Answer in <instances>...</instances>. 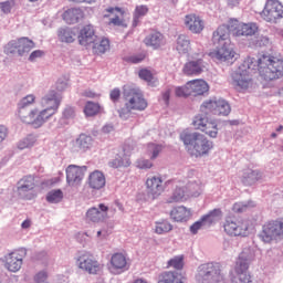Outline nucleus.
I'll use <instances>...</instances> for the list:
<instances>
[{"label":"nucleus","mask_w":283,"mask_h":283,"mask_svg":"<svg viewBox=\"0 0 283 283\" xmlns=\"http://www.w3.org/2000/svg\"><path fill=\"white\" fill-rule=\"evenodd\" d=\"M255 67L264 81H277L283 76V59L271 54H260L258 59L247 57L232 73V85L238 92L249 90L253 85Z\"/></svg>","instance_id":"f257e3e1"},{"label":"nucleus","mask_w":283,"mask_h":283,"mask_svg":"<svg viewBox=\"0 0 283 283\" xmlns=\"http://www.w3.org/2000/svg\"><path fill=\"white\" fill-rule=\"evenodd\" d=\"M212 43L217 50L210 53L212 59L222 61L223 63H233L237 56L235 50L231 46V36L229 35V29L227 25H220L212 33Z\"/></svg>","instance_id":"f03ea898"},{"label":"nucleus","mask_w":283,"mask_h":283,"mask_svg":"<svg viewBox=\"0 0 283 283\" xmlns=\"http://www.w3.org/2000/svg\"><path fill=\"white\" fill-rule=\"evenodd\" d=\"M123 96L125 106L118 111L119 116L132 114V112H145L146 107L149 105L143 91L136 86H124Z\"/></svg>","instance_id":"7ed1b4c3"},{"label":"nucleus","mask_w":283,"mask_h":283,"mask_svg":"<svg viewBox=\"0 0 283 283\" xmlns=\"http://www.w3.org/2000/svg\"><path fill=\"white\" fill-rule=\"evenodd\" d=\"M180 139L186 147H189L191 156L199 158L200 156H207L213 149V142L209 140L203 134L189 133L184 130L180 134Z\"/></svg>","instance_id":"20e7f679"},{"label":"nucleus","mask_w":283,"mask_h":283,"mask_svg":"<svg viewBox=\"0 0 283 283\" xmlns=\"http://www.w3.org/2000/svg\"><path fill=\"white\" fill-rule=\"evenodd\" d=\"M199 283H224L220 263H205L198 268Z\"/></svg>","instance_id":"39448f33"},{"label":"nucleus","mask_w":283,"mask_h":283,"mask_svg":"<svg viewBox=\"0 0 283 283\" xmlns=\"http://www.w3.org/2000/svg\"><path fill=\"white\" fill-rule=\"evenodd\" d=\"M223 229L232 238H247L250 233L251 221L228 218L223 224Z\"/></svg>","instance_id":"423d86ee"},{"label":"nucleus","mask_w":283,"mask_h":283,"mask_svg":"<svg viewBox=\"0 0 283 283\" xmlns=\"http://www.w3.org/2000/svg\"><path fill=\"white\" fill-rule=\"evenodd\" d=\"M76 265L83 273L88 275H98V273L103 272V264L90 252L81 254L76 260Z\"/></svg>","instance_id":"0eeeda50"},{"label":"nucleus","mask_w":283,"mask_h":283,"mask_svg":"<svg viewBox=\"0 0 283 283\" xmlns=\"http://www.w3.org/2000/svg\"><path fill=\"white\" fill-rule=\"evenodd\" d=\"M260 14L266 23H279L283 19V4L280 0H268Z\"/></svg>","instance_id":"6e6552de"},{"label":"nucleus","mask_w":283,"mask_h":283,"mask_svg":"<svg viewBox=\"0 0 283 283\" xmlns=\"http://www.w3.org/2000/svg\"><path fill=\"white\" fill-rule=\"evenodd\" d=\"M259 238L265 243L273 242L275 238H283V219L268 221L263 226Z\"/></svg>","instance_id":"1a4fd4ad"},{"label":"nucleus","mask_w":283,"mask_h":283,"mask_svg":"<svg viewBox=\"0 0 283 283\" xmlns=\"http://www.w3.org/2000/svg\"><path fill=\"white\" fill-rule=\"evenodd\" d=\"M195 129H199L210 138H218V122L205 114L197 115L192 122Z\"/></svg>","instance_id":"9d476101"},{"label":"nucleus","mask_w":283,"mask_h":283,"mask_svg":"<svg viewBox=\"0 0 283 283\" xmlns=\"http://www.w3.org/2000/svg\"><path fill=\"white\" fill-rule=\"evenodd\" d=\"M228 29V34H233L234 36H253L258 33V24L255 23H242L235 19H232L226 25Z\"/></svg>","instance_id":"9b49d317"},{"label":"nucleus","mask_w":283,"mask_h":283,"mask_svg":"<svg viewBox=\"0 0 283 283\" xmlns=\"http://www.w3.org/2000/svg\"><path fill=\"white\" fill-rule=\"evenodd\" d=\"M249 255L247 252H241L234 271L237 276L232 279V283H251V274H249Z\"/></svg>","instance_id":"f8f14e48"},{"label":"nucleus","mask_w":283,"mask_h":283,"mask_svg":"<svg viewBox=\"0 0 283 283\" xmlns=\"http://www.w3.org/2000/svg\"><path fill=\"white\" fill-rule=\"evenodd\" d=\"M63 97L59 95L55 91H51L41 99V106L43 107L42 112L46 116V118H52L56 112H59V107L61 106V101Z\"/></svg>","instance_id":"ddd939ff"},{"label":"nucleus","mask_w":283,"mask_h":283,"mask_svg":"<svg viewBox=\"0 0 283 283\" xmlns=\"http://www.w3.org/2000/svg\"><path fill=\"white\" fill-rule=\"evenodd\" d=\"M109 218V207L105 203H98L97 207H91L85 213L86 222H92L93 224H102L106 222Z\"/></svg>","instance_id":"4468645a"},{"label":"nucleus","mask_w":283,"mask_h":283,"mask_svg":"<svg viewBox=\"0 0 283 283\" xmlns=\"http://www.w3.org/2000/svg\"><path fill=\"white\" fill-rule=\"evenodd\" d=\"M31 50H34V42L28 38L12 40L6 45L4 49L7 54H14V52H18L19 56H23Z\"/></svg>","instance_id":"2eb2a0df"},{"label":"nucleus","mask_w":283,"mask_h":283,"mask_svg":"<svg viewBox=\"0 0 283 283\" xmlns=\"http://www.w3.org/2000/svg\"><path fill=\"white\" fill-rule=\"evenodd\" d=\"M108 271L113 275H120L125 271H129V259L122 252L112 254L108 265Z\"/></svg>","instance_id":"dca6fc26"},{"label":"nucleus","mask_w":283,"mask_h":283,"mask_svg":"<svg viewBox=\"0 0 283 283\" xmlns=\"http://www.w3.org/2000/svg\"><path fill=\"white\" fill-rule=\"evenodd\" d=\"M203 56L205 54L198 53L192 60L186 62L182 67L184 74H186V76H200L207 67Z\"/></svg>","instance_id":"f3484780"},{"label":"nucleus","mask_w":283,"mask_h":283,"mask_svg":"<svg viewBox=\"0 0 283 283\" xmlns=\"http://www.w3.org/2000/svg\"><path fill=\"white\" fill-rule=\"evenodd\" d=\"M85 171H87L86 166L70 165L66 168V182L70 187H78L83 179L85 178Z\"/></svg>","instance_id":"a211bd4d"},{"label":"nucleus","mask_w":283,"mask_h":283,"mask_svg":"<svg viewBox=\"0 0 283 283\" xmlns=\"http://www.w3.org/2000/svg\"><path fill=\"white\" fill-rule=\"evenodd\" d=\"M18 185V192L20 196H23L24 200H34L36 198V192H30L34 191V187H36L33 176L23 177Z\"/></svg>","instance_id":"6ab92c4d"},{"label":"nucleus","mask_w":283,"mask_h":283,"mask_svg":"<svg viewBox=\"0 0 283 283\" xmlns=\"http://www.w3.org/2000/svg\"><path fill=\"white\" fill-rule=\"evenodd\" d=\"M222 216V210L214 209L210 211L208 214H205L199 221H196L190 226V232L192 235H196L202 227H211L213 222H216V218Z\"/></svg>","instance_id":"aec40b11"},{"label":"nucleus","mask_w":283,"mask_h":283,"mask_svg":"<svg viewBox=\"0 0 283 283\" xmlns=\"http://www.w3.org/2000/svg\"><path fill=\"white\" fill-rule=\"evenodd\" d=\"M146 192L150 198L156 200L165 191V186H163V177L153 176L146 179Z\"/></svg>","instance_id":"412c9836"},{"label":"nucleus","mask_w":283,"mask_h":283,"mask_svg":"<svg viewBox=\"0 0 283 283\" xmlns=\"http://www.w3.org/2000/svg\"><path fill=\"white\" fill-rule=\"evenodd\" d=\"M184 23L192 34H200L202 30H205V21L200 15H197L195 13L187 14L185 17Z\"/></svg>","instance_id":"4be33fe9"},{"label":"nucleus","mask_w":283,"mask_h":283,"mask_svg":"<svg viewBox=\"0 0 283 283\" xmlns=\"http://www.w3.org/2000/svg\"><path fill=\"white\" fill-rule=\"evenodd\" d=\"M96 32L94 31V25L86 24L80 30V34L77 36L80 45H84V48H88L92 43H96Z\"/></svg>","instance_id":"5701e85b"},{"label":"nucleus","mask_w":283,"mask_h":283,"mask_svg":"<svg viewBox=\"0 0 283 283\" xmlns=\"http://www.w3.org/2000/svg\"><path fill=\"white\" fill-rule=\"evenodd\" d=\"M22 265L23 254L19 250L9 253L6 258V266L8 271H11L12 273H17V271H20Z\"/></svg>","instance_id":"b1692460"},{"label":"nucleus","mask_w":283,"mask_h":283,"mask_svg":"<svg viewBox=\"0 0 283 283\" xmlns=\"http://www.w3.org/2000/svg\"><path fill=\"white\" fill-rule=\"evenodd\" d=\"M106 12L108 14H113L114 18H112L108 22L109 25H116L118 28H127V22L125 21V10L118 7H111L106 9Z\"/></svg>","instance_id":"393cba45"},{"label":"nucleus","mask_w":283,"mask_h":283,"mask_svg":"<svg viewBox=\"0 0 283 283\" xmlns=\"http://www.w3.org/2000/svg\"><path fill=\"white\" fill-rule=\"evenodd\" d=\"M94 146V139L90 135L81 134L78 138L74 142L73 147L75 151H90Z\"/></svg>","instance_id":"a878e982"},{"label":"nucleus","mask_w":283,"mask_h":283,"mask_svg":"<svg viewBox=\"0 0 283 283\" xmlns=\"http://www.w3.org/2000/svg\"><path fill=\"white\" fill-rule=\"evenodd\" d=\"M62 17L65 23L74 24L85 19V12H83V9L81 8H71L67 9Z\"/></svg>","instance_id":"bb28decb"},{"label":"nucleus","mask_w":283,"mask_h":283,"mask_svg":"<svg viewBox=\"0 0 283 283\" xmlns=\"http://www.w3.org/2000/svg\"><path fill=\"white\" fill-rule=\"evenodd\" d=\"M106 185L105 175L99 170H94L88 176V186L96 191L103 189Z\"/></svg>","instance_id":"cd10ccee"},{"label":"nucleus","mask_w":283,"mask_h":283,"mask_svg":"<svg viewBox=\"0 0 283 283\" xmlns=\"http://www.w3.org/2000/svg\"><path fill=\"white\" fill-rule=\"evenodd\" d=\"M170 218L175 222H187L191 218V209L184 206L175 207L170 211Z\"/></svg>","instance_id":"c85d7f7f"},{"label":"nucleus","mask_w":283,"mask_h":283,"mask_svg":"<svg viewBox=\"0 0 283 283\" xmlns=\"http://www.w3.org/2000/svg\"><path fill=\"white\" fill-rule=\"evenodd\" d=\"M188 83L191 96H205L209 92V84L205 80H192Z\"/></svg>","instance_id":"c756f323"},{"label":"nucleus","mask_w":283,"mask_h":283,"mask_svg":"<svg viewBox=\"0 0 283 283\" xmlns=\"http://www.w3.org/2000/svg\"><path fill=\"white\" fill-rule=\"evenodd\" d=\"M78 34V30L76 28H61L57 31V39L61 43H74L76 41V36Z\"/></svg>","instance_id":"7c9ffc66"},{"label":"nucleus","mask_w":283,"mask_h":283,"mask_svg":"<svg viewBox=\"0 0 283 283\" xmlns=\"http://www.w3.org/2000/svg\"><path fill=\"white\" fill-rule=\"evenodd\" d=\"M157 283H185V277L176 271H166L159 274Z\"/></svg>","instance_id":"2f4dec72"},{"label":"nucleus","mask_w":283,"mask_h":283,"mask_svg":"<svg viewBox=\"0 0 283 283\" xmlns=\"http://www.w3.org/2000/svg\"><path fill=\"white\" fill-rule=\"evenodd\" d=\"M48 120H50V118L45 115L43 111H39V108H34L33 117L30 125L34 129H39V127H43V125H45Z\"/></svg>","instance_id":"473e14b6"},{"label":"nucleus","mask_w":283,"mask_h":283,"mask_svg":"<svg viewBox=\"0 0 283 283\" xmlns=\"http://www.w3.org/2000/svg\"><path fill=\"white\" fill-rule=\"evenodd\" d=\"M165 36L161 35L160 32H154L145 38L144 43L147 48H154V50H158L160 45H163Z\"/></svg>","instance_id":"72a5a7b5"},{"label":"nucleus","mask_w":283,"mask_h":283,"mask_svg":"<svg viewBox=\"0 0 283 283\" xmlns=\"http://www.w3.org/2000/svg\"><path fill=\"white\" fill-rule=\"evenodd\" d=\"M92 50L93 53L101 56V54H105V52H109V40L108 39H102L98 40V36L96 38L95 43H92Z\"/></svg>","instance_id":"f704fd0d"},{"label":"nucleus","mask_w":283,"mask_h":283,"mask_svg":"<svg viewBox=\"0 0 283 283\" xmlns=\"http://www.w3.org/2000/svg\"><path fill=\"white\" fill-rule=\"evenodd\" d=\"M176 50L179 54H189V50H191V41L187 35L178 36Z\"/></svg>","instance_id":"c9c22d12"},{"label":"nucleus","mask_w":283,"mask_h":283,"mask_svg":"<svg viewBox=\"0 0 283 283\" xmlns=\"http://www.w3.org/2000/svg\"><path fill=\"white\" fill-rule=\"evenodd\" d=\"M108 166L113 169H120L123 167H130L132 166V159L127 156H124L123 154H119L117 158L113 159L108 163Z\"/></svg>","instance_id":"e433bc0d"},{"label":"nucleus","mask_w":283,"mask_h":283,"mask_svg":"<svg viewBox=\"0 0 283 283\" xmlns=\"http://www.w3.org/2000/svg\"><path fill=\"white\" fill-rule=\"evenodd\" d=\"M149 7L145 4L137 6L134 11L133 28H136L138 23H140V19H143V17H147Z\"/></svg>","instance_id":"4c0bfd02"},{"label":"nucleus","mask_w":283,"mask_h":283,"mask_svg":"<svg viewBox=\"0 0 283 283\" xmlns=\"http://www.w3.org/2000/svg\"><path fill=\"white\" fill-rule=\"evenodd\" d=\"M163 149H165L163 145L150 143L146 146V155L149 156L150 160H156L163 153Z\"/></svg>","instance_id":"58836bf2"},{"label":"nucleus","mask_w":283,"mask_h":283,"mask_svg":"<svg viewBox=\"0 0 283 283\" xmlns=\"http://www.w3.org/2000/svg\"><path fill=\"white\" fill-rule=\"evenodd\" d=\"M217 103L218 98L207 99L201 104L200 111L202 112V114H213L216 116L218 107Z\"/></svg>","instance_id":"ea45409f"},{"label":"nucleus","mask_w":283,"mask_h":283,"mask_svg":"<svg viewBox=\"0 0 283 283\" xmlns=\"http://www.w3.org/2000/svg\"><path fill=\"white\" fill-rule=\"evenodd\" d=\"M167 269H175V271H182L185 269V255H177L168 260Z\"/></svg>","instance_id":"a19ab883"},{"label":"nucleus","mask_w":283,"mask_h":283,"mask_svg":"<svg viewBox=\"0 0 283 283\" xmlns=\"http://www.w3.org/2000/svg\"><path fill=\"white\" fill-rule=\"evenodd\" d=\"M155 72L149 69H140L138 71V76L142 81L148 83V85H154L156 83Z\"/></svg>","instance_id":"79ce46f5"},{"label":"nucleus","mask_w":283,"mask_h":283,"mask_svg":"<svg viewBox=\"0 0 283 283\" xmlns=\"http://www.w3.org/2000/svg\"><path fill=\"white\" fill-rule=\"evenodd\" d=\"M231 114V105L226 99H217L216 116H229Z\"/></svg>","instance_id":"37998d69"},{"label":"nucleus","mask_w":283,"mask_h":283,"mask_svg":"<svg viewBox=\"0 0 283 283\" xmlns=\"http://www.w3.org/2000/svg\"><path fill=\"white\" fill-rule=\"evenodd\" d=\"M186 193H188V198H198L200 193H202V184L199 182H190L186 187Z\"/></svg>","instance_id":"c03bdc74"},{"label":"nucleus","mask_w":283,"mask_h":283,"mask_svg":"<svg viewBox=\"0 0 283 283\" xmlns=\"http://www.w3.org/2000/svg\"><path fill=\"white\" fill-rule=\"evenodd\" d=\"M171 198L174 202H185L189 198V193L185 187L179 186L175 189Z\"/></svg>","instance_id":"a18cd8bd"},{"label":"nucleus","mask_w":283,"mask_h":283,"mask_svg":"<svg viewBox=\"0 0 283 283\" xmlns=\"http://www.w3.org/2000/svg\"><path fill=\"white\" fill-rule=\"evenodd\" d=\"M36 103V96L29 94L24 96L18 104V112H24L29 108V105H34Z\"/></svg>","instance_id":"49530a36"},{"label":"nucleus","mask_w":283,"mask_h":283,"mask_svg":"<svg viewBox=\"0 0 283 283\" xmlns=\"http://www.w3.org/2000/svg\"><path fill=\"white\" fill-rule=\"evenodd\" d=\"M174 226L169 223V221H160L156 222L155 224V233L158 235H163L165 233H169V231H172Z\"/></svg>","instance_id":"de8ad7c7"},{"label":"nucleus","mask_w":283,"mask_h":283,"mask_svg":"<svg viewBox=\"0 0 283 283\" xmlns=\"http://www.w3.org/2000/svg\"><path fill=\"white\" fill-rule=\"evenodd\" d=\"M63 200V191L61 189L51 190L46 195V202H51L52 205H56Z\"/></svg>","instance_id":"09e8293b"},{"label":"nucleus","mask_w":283,"mask_h":283,"mask_svg":"<svg viewBox=\"0 0 283 283\" xmlns=\"http://www.w3.org/2000/svg\"><path fill=\"white\" fill-rule=\"evenodd\" d=\"M101 113V105L94 102H87L84 107L85 116H96V114Z\"/></svg>","instance_id":"8fccbe9b"},{"label":"nucleus","mask_w":283,"mask_h":283,"mask_svg":"<svg viewBox=\"0 0 283 283\" xmlns=\"http://www.w3.org/2000/svg\"><path fill=\"white\" fill-rule=\"evenodd\" d=\"M18 116L25 125H31L32 118L34 116V108L27 111H18Z\"/></svg>","instance_id":"3c124183"},{"label":"nucleus","mask_w":283,"mask_h":283,"mask_svg":"<svg viewBox=\"0 0 283 283\" xmlns=\"http://www.w3.org/2000/svg\"><path fill=\"white\" fill-rule=\"evenodd\" d=\"M259 178L260 172L255 170H249L244 172L242 182H244L245 185H253L254 182H258Z\"/></svg>","instance_id":"603ef678"},{"label":"nucleus","mask_w":283,"mask_h":283,"mask_svg":"<svg viewBox=\"0 0 283 283\" xmlns=\"http://www.w3.org/2000/svg\"><path fill=\"white\" fill-rule=\"evenodd\" d=\"M175 94L178 98H187L191 96V88L189 82L185 86H179L175 90Z\"/></svg>","instance_id":"864d4df0"},{"label":"nucleus","mask_w":283,"mask_h":283,"mask_svg":"<svg viewBox=\"0 0 283 283\" xmlns=\"http://www.w3.org/2000/svg\"><path fill=\"white\" fill-rule=\"evenodd\" d=\"M136 167L137 169H151V167H154V163L151 161V159H145V158H139L136 161Z\"/></svg>","instance_id":"5fc2aeb1"},{"label":"nucleus","mask_w":283,"mask_h":283,"mask_svg":"<svg viewBox=\"0 0 283 283\" xmlns=\"http://www.w3.org/2000/svg\"><path fill=\"white\" fill-rule=\"evenodd\" d=\"M171 92H174V87L168 86L161 92V101L166 105H169V99L171 98Z\"/></svg>","instance_id":"6e6d98bb"},{"label":"nucleus","mask_w":283,"mask_h":283,"mask_svg":"<svg viewBox=\"0 0 283 283\" xmlns=\"http://www.w3.org/2000/svg\"><path fill=\"white\" fill-rule=\"evenodd\" d=\"M0 8L4 14H9L12 8H14V0H8V1L1 2Z\"/></svg>","instance_id":"4d7b16f0"},{"label":"nucleus","mask_w":283,"mask_h":283,"mask_svg":"<svg viewBox=\"0 0 283 283\" xmlns=\"http://www.w3.org/2000/svg\"><path fill=\"white\" fill-rule=\"evenodd\" d=\"M146 54L145 53H139L136 55H132L127 59L128 63H143V61H145L146 59Z\"/></svg>","instance_id":"13d9d810"},{"label":"nucleus","mask_w":283,"mask_h":283,"mask_svg":"<svg viewBox=\"0 0 283 283\" xmlns=\"http://www.w3.org/2000/svg\"><path fill=\"white\" fill-rule=\"evenodd\" d=\"M249 209V205L242 203V202H237L233 205L232 210L234 213H244Z\"/></svg>","instance_id":"bf43d9fd"},{"label":"nucleus","mask_w":283,"mask_h":283,"mask_svg":"<svg viewBox=\"0 0 283 283\" xmlns=\"http://www.w3.org/2000/svg\"><path fill=\"white\" fill-rule=\"evenodd\" d=\"M109 98L113 103H118L120 99V88H113L109 93Z\"/></svg>","instance_id":"052dcab7"},{"label":"nucleus","mask_w":283,"mask_h":283,"mask_svg":"<svg viewBox=\"0 0 283 283\" xmlns=\"http://www.w3.org/2000/svg\"><path fill=\"white\" fill-rule=\"evenodd\" d=\"M132 151H134V144H124L122 155L129 158V156H132Z\"/></svg>","instance_id":"680f3d73"},{"label":"nucleus","mask_w":283,"mask_h":283,"mask_svg":"<svg viewBox=\"0 0 283 283\" xmlns=\"http://www.w3.org/2000/svg\"><path fill=\"white\" fill-rule=\"evenodd\" d=\"M44 54H45V52H43L41 50H35L30 54L29 61L34 62V61H36V59H41Z\"/></svg>","instance_id":"e2e57ef3"},{"label":"nucleus","mask_w":283,"mask_h":283,"mask_svg":"<svg viewBox=\"0 0 283 283\" xmlns=\"http://www.w3.org/2000/svg\"><path fill=\"white\" fill-rule=\"evenodd\" d=\"M36 283H43L45 280H48V273L45 272H39L34 277Z\"/></svg>","instance_id":"0e129e2a"},{"label":"nucleus","mask_w":283,"mask_h":283,"mask_svg":"<svg viewBox=\"0 0 283 283\" xmlns=\"http://www.w3.org/2000/svg\"><path fill=\"white\" fill-rule=\"evenodd\" d=\"M64 118H74V107L67 106L63 112Z\"/></svg>","instance_id":"69168bd1"},{"label":"nucleus","mask_w":283,"mask_h":283,"mask_svg":"<svg viewBox=\"0 0 283 283\" xmlns=\"http://www.w3.org/2000/svg\"><path fill=\"white\" fill-rule=\"evenodd\" d=\"M28 147H32V144L30 143V139H23L18 144L19 149H28Z\"/></svg>","instance_id":"338daca9"},{"label":"nucleus","mask_w":283,"mask_h":283,"mask_svg":"<svg viewBox=\"0 0 283 283\" xmlns=\"http://www.w3.org/2000/svg\"><path fill=\"white\" fill-rule=\"evenodd\" d=\"M7 136H8V128H6V126L3 125H0V143H3Z\"/></svg>","instance_id":"774afa93"}]
</instances>
